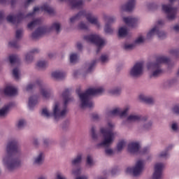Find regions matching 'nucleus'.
I'll return each mask as SVG.
<instances>
[{
    "label": "nucleus",
    "mask_w": 179,
    "mask_h": 179,
    "mask_svg": "<svg viewBox=\"0 0 179 179\" xmlns=\"http://www.w3.org/2000/svg\"><path fill=\"white\" fill-rule=\"evenodd\" d=\"M158 31H159V25H155L147 33V38L148 40H150V38H153L154 36H157Z\"/></svg>",
    "instance_id": "obj_27"
},
{
    "label": "nucleus",
    "mask_w": 179,
    "mask_h": 179,
    "mask_svg": "<svg viewBox=\"0 0 179 179\" xmlns=\"http://www.w3.org/2000/svg\"><path fill=\"white\" fill-rule=\"evenodd\" d=\"M136 5V0H128L127 3L122 6V10H126L127 12H129L132 10V9L135 8Z\"/></svg>",
    "instance_id": "obj_21"
},
{
    "label": "nucleus",
    "mask_w": 179,
    "mask_h": 179,
    "mask_svg": "<svg viewBox=\"0 0 179 179\" xmlns=\"http://www.w3.org/2000/svg\"><path fill=\"white\" fill-rule=\"evenodd\" d=\"M148 117H143L139 114L136 113H131L127 115L126 117V120H124L122 124L124 125V127H129L134 122H141V121H146Z\"/></svg>",
    "instance_id": "obj_11"
},
{
    "label": "nucleus",
    "mask_w": 179,
    "mask_h": 179,
    "mask_svg": "<svg viewBox=\"0 0 179 179\" xmlns=\"http://www.w3.org/2000/svg\"><path fill=\"white\" fill-rule=\"evenodd\" d=\"M94 164H96V162L93 159V155H87L86 162H85L86 167L87 169H92V167H94Z\"/></svg>",
    "instance_id": "obj_31"
},
{
    "label": "nucleus",
    "mask_w": 179,
    "mask_h": 179,
    "mask_svg": "<svg viewBox=\"0 0 179 179\" xmlns=\"http://www.w3.org/2000/svg\"><path fill=\"white\" fill-rule=\"evenodd\" d=\"M13 76L16 80H19V79H20V69H19V68H15L13 70Z\"/></svg>",
    "instance_id": "obj_42"
},
{
    "label": "nucleus",
    "mask_w": 179,
    "mask_h": 179,
    "mask_svg": "<svg viewBox=\"0 0 179 179\" xmlns=\"http://www.w3.org/2000/svg\"><path fill=\"white\" fill-rule=\"evenodd\" d=\"M10 108V106L6 105L2 108L0 109V118H5L6 115H8V113H9V109Z\"/></svg>",
    "instance_id": "obj_33"
},
{
    "label": "nucleus",
    "mask_w": 179,
    "mask_h": 179,
    "mask_svg": "<svg viewBox=\"0 0 179 179\" xmlns=\"http://www.w3.org/2000/svg\"><path fill=\"white\" fill-rule=\"evenodd\" d=\"M169 156V151L167 150H165L164 151H162L159 154H158L157 157L158 159H167Z\"/></svg>",
    "instance_id": "obj_48"
},
{
    "label": "nucleus",
    "mask_w": 179,
    "mask_h": 179,
    "mask_svg": "<svg viewBox=\"0 0 179 179\" xmlns=\"http://www.w3.org/2000/svg\"><path fill=\"white\" fill-rule=\"evenodd\" d=\"M104 31L106 33V34H113V33H114V29L111 27L110 24L106 23L104 27Z\"/></svg>",
    "instance_id": "obj_41"
},
{
    "label": "nucleus",
    "mask_w": 179,
    "mask_h": 179,
    "mask_svg": "<svg viewBox=\"0 0 179 179\" xmlns=\"http://www.w3.org/2000/svg\"><path fill=\"white\" fill-rule=\"evenodd\" d=\"M141 122H142V126H141V129H143V131H150V129H152V127L153 125V123L152 122V121H148L146 122V120L144 121H141Z\"/></svg>",
    "instance_id": "obj_32"
},
{
    "label": "nucleus",
    "mask_w": 179,
    "mask_h": 179,
    "mask_svg": "<svg viewBox=\"0 0 179 179\" xmlns=\"http://www.w3.org/2000/svg\"><path fill=\"white\" fill-rule=\"evenodd\" d=\"M4 93L6 96H16L17 94V88L12 85H8L4 89Z\"/></svg>",
    "instance_id": "obj_25"
},
{
    "label": "nucleus",
    "mask_w": 179,
    "mask_h": 179,
    "mask_svg": "<svg viewBox=\"0 0 179 179\" xmlns=\"http://www.w3.org/2000/svg\"><path fill=\"white\" fill-rule=\"evenodd\" d=\"M100 61L101 64H106V62H108V56L107 55H102L101 56Z\"/></svg>",
    "instance_id": "obj_58"
},
{
    "label": "nucleus",
    "mask_w": 179,
    "mask_h": 179,
    "mask_svg": "<svg viewBox=\"0 0 179 179\" xmlns=\"http://www.w3.org/2000/svg\"><path fill=\"white\" fill-rule=\"evenodd\" d=\"M83 160V154L78 153L76 156V157H74L71 160V166H79V164H82Z\"/></svg>",
    "instance_id": "obj_29"
},
{
    "label": "nucleus",
    "mask_w": 179,
    "mask_h": 179,
    "mask_svg": "<svg viewBox=\"0 0 179 179\" xmlns=\"http://www.w3.org/2000/svg\"><path fill=\"white\" fill-rule=\"evenodd\" d=\"M34 87H36V84L35 83H30V84H28L24 87V90H25V92H30V90H32V89H34Z\"/></svg>",
    "instance_id": "obj_56"
},
{
    "label": "nucleus",
    "mask_w": 179,
    "mask_h": 179,
    "mask_svg": "<svg viewBox=\"0 0 179 179\" xmlns=\"http://www.w3.org/2000/svg\"><path fill=\"white\" fill-rule=\"evenodd\" d=\"M171 128L173 132H178L179 127H178V123L177 122H173L171 125Z\"/></svg>",
    "instance_id": "obj_55"
},
{
    "label": "nucleus",
    "mask_w": 179,
    "mask_h": 179,
    "mask_svg": "<svg viewBox=\"0 0 179 179\" xmlns=\"http://www.w3.org/2000/svg\"><path fill=\"white\" fill-rule=\"evenodd\" d=\"M145 160L138 159L136 162L134 166L128 167L126 169L127 174H133L134 176H139L142 174L145 170Z\"/></svg>",
    "instance_id": "obj_9"
},
{
    "label": "nucleus",
    "mask_w": 179,
    "mask_h": 179,
    "mask_svg": "<svg viewBox=\"0 0 179 179\" xmlns=\"http://www.w3.org/2000/svg\"><path fill=\"white\" fill-rule=\"evenodd\" d=\"M80 30H88L89 29V23L85 22H80L78 25Z\"/></svg>",
    "instance_id": "obj_44"
},
{
    "label": "nucleus",
    "mask_w": 179,
    "mask_h": 179,
    "mask_svg": "<svg viewBox=\"0 0 179 179\" xmlns=\"http://www.w3.org/2000/svg\"><path fill=\"white\" fill-rule=\"evenodd\" d=\"M123 20L130 27H135L138 24V18L134 17H123Z\"/></svg>",
    "instance_id": "obj_22"
},
{
    "label": "nucleus",
    "mask_w": 179,
    "mask_h": 179,
    "mask_svg": "<svg viewBox=\"0 0 179 179\" xmlns=\"http://www.w3.org/2000/svg\"><path fill=\"white\" fill-rule=\"evenodd\" d=\"M118 36L120 37H127V36H128V29H127L126 27L119 28Z\"/></svg>",
    "instance_id": "obj_37"
},
{
    "label": "nucleus",
    "mask_w": 179,
    "mask_h": 179,
    "mask_svg": "<svg viewBox=\"0 0 179 179\" xmlns=\"http://www.w3.org/2000/svg\"><path fill=\"white\" fill-rule=\"evenodd\" d=\"M135 47H136V45L134 44V43H125L124 45V50H127V51L134 50V48H135Z\"/></svg>",
    "instance_id": "obj_50"
},
{
    "label": "nucleus",
    "mask_w": 179,
    "mask_h": 179,
    "mask_svg": "<svg viewBox=\"0 0 179 179\" xmlns=\"http://www.w3.org/2000/svg\"><path fill=\"white\" fill-rule=\"evenodd\" d=\"M105 20L106 22H107L106 23L110 24V23H114L116 19H115V17L114 16H105Z\"/></svg>",
    "instance_id": "obj_52"
},
{
    "label": "nucleus",
    "mask_w": 179,
    "mask_h": 179,
    "mask_svg": "<svg viewBox=\"0 0 179 179\" xmlns=\"http://www.w3.org/2000/svg\"><path fill=\"white\" fill-rule=\"evenodd\" d=\"M130 78H141L143 75V63L137 62L130 69L129 71Z\"/></svg>",
    "instance_id": "obj_12"
},
{
    "label": "nucleus",
    "mask_w": 179,
    "mask_h": 179,
    "mask_svg": "<svg viewBox=\"0 0 179 179\" xmlns=\"http://www.w3.org/2000/svg\"><path fill=\"white\" fill-rule=\"evenodd\" d=\"M84 38L88 43L96 44L98 47L97 52H99V50H100V48H103V47L106 45V41L99 34H90L85 36Z\"/></svg>",
    "instance_id": "obj_10"
},
{
    "label": "nucleus",
    "mask_w": 179,
    "mask_h": 179,
    "mask_svg": "<svg viewBox=\"0 0 179 179\" xmlns=\"http://www.w3.org/2000/svg\"><path fill=\"white\" fill-rule=\"evenodd\" d=\"M61 2L66 1L69 6L73 9L82 8L85 2L83 0H59Z\"/></svg>",
    "instance_id": "obj_20"
},
{
    "label": "nucleus",
    "mask_w": 179,
    "mask_h": 179,
    "mask_svg": "<svg viewBox=\"0 0 179 179\" xmlns=\"http://www.w3.org/2000/svg\"><path fill=\"white\" fill-rule=\"evenodd\" d=\"M171 111L173 114H176V115H179V105H175L172 107Z\"/></svg>",
    "instance_id": "obj_53"
},
{
    "label": "nucleus",
    "mask_w": 179,
    "mask_h": 179,
    "mask_svg": "<svg viewBox=\"0 0 179 179\" xmlns=\"http://www.w3.org/2000/svg\"><path fill=\"white\" fill-rule=\"evenodd\" d=\"M45 159V154L44 152L39 151L32 159V164L34 166H43Z\"/></svg>",
    "instance_id": "obj_16"
},
{
    "label": "nucleus",
    "mask_w": 179,
    "mask_h": 179,
    "mask_svg": "<svg viewBox=\"0 0 179 179\" xmlns=\"http://www.w3.org/2000/svg\"><path fill=\"white\" fill-rule=\"evenodd\" d=\"M98 60H93L90 64L87 66V72H92L93 71V69L94 68V66L96 64H97Z\"/></svg>",
    "instance_id": "obj_49"
},
{
    "label": "nucleus",
    "mask_w": 179,
    "mask_h": 179,
    "mask_svg": "<svg viewBox=\"0 0 179 179\" xmlns=\"http://www.w3.org/2000/svg\"><path fill=\"white\" fill-rule=\"evenodd\" d=\"M22 155V149L17 140H10L6 146V154L2 158L3 166L8 171H15L16 169L22 167V160L17 157Z\"/></svg>",
    "instance_id": "obj_1"
},
{
    "label": "nucleus",
    "mask_w": 179,
    "mask_h": 179,
    "mask_svg": "<svg viewBox=\"0 0 179 179\" xmlns=\"http://www.w3.org/2000/svg\"><path fill=\"white\" fill-rule=\"evenodd\" d=\"M163 170H164V164L163 163H155L154 165V171L151 179H163Z\"/></svg>",
    "instance_id": "obj_14"
},
{
    "label": "nucleus",
    "mask_w": 179,
    "mask_h": 179,
    "mask_svg": "<svg viewBox=\"0 0 179 179\" xmlns=\"http://www.w3.org/2000/svg\"><path fill=\"white\" fill-rule=\"evenodd\" d=\"M102 93H104V88H103V87L90 88L85 92L78 93L80 108H93V107H94V103H93V101L90 99L91 96H96V94H101Z\"/></svg>",
    "instance_id": "obj_5"
},
{
    "label": "nucleus",
    "mask_w": 179,
    "mask_h": 179,
    "mask_svg": "<svg viewBox=\"0 0 179 179\" xmlns=\"http://www.w3.org/2000/svg\"><path fill=\"white\" fill-rule=\"evenodd\" d=\"M79 58V55L76 53L70 54L69 59L71 64H76L78 62V59Z\"/></svg>",
    "instance_id": "obj_40"
},
{
    "label": "nucleus",
    "mask_w": 179,
    "mask_h": 179,
    "mask_svg": "<svg viewBox=\"0 0 179 179\" xmlns=\"http://www.w3.org/2000/svg\"><path fill=\"white\" fill-rule=\"evenodd\" d=\"M115 128V123L113 122H108L107 127H101L99 128V132L102 135V141L95 145L96 149L100 148L111 146L115 141V135L117 132L113 131Z\"/></svg>",
    "instance_id": "obj_4"
},
{
    "label": "nucleus",
    "mask_w": 179,
    "mask_h": 179,
    "mask_svg": "<svg viewBox=\"0 0 179 179\" xmlns=\"http://www.w3.org/2000/svg\"><path fill=\"white\" fill-rule=\"evenodd\" d=\"M101 148H105V155L106 156H114L115 152H114V150L113 148H110V146L101 147L100 149H101Z\"/></svg>",
    "instance_id": "obj_38"
},
{
    "label": "nucleus",
    "mask_w": 179,
    "mask_h": 179,
    "mask_svg": "<svg viewBox=\"0 0 179 179\" xmlns=\"http://www.w3.org/2000/svg\"><path fill=\"white\" fill-rule=\"evenodd\" d=\"M148 9H150L151 10H155L159 8V6L156 3H150L148 4Z\"/></svg>",
    "instance_id": "obj_54"
},
{
    "label": "nucleus",
    "mask_w": 179,
    "mask_h": 179,
    "mask_svg": "<svg viewBox=\"0 0 179 179\" xmlns=\"http://www.w3.org/2000/svg\"><path fill=\"white\" fill-rule=\"evenodd\" d=\"M141 150V144L138 141H132L128 145L127 150L131 155H135L139 152Z\"/></svg>",
    "instance_id": "obj_18"
},
{
    "label": "nucleus",
    "mask_w": 179,
    "mask_h": 179,
    "mask_svg": "<svg viewBox=\"0 0 179 179\" xmlns=\"http://www.w3.org/2000/svg\"><path fill=\"white\" fill-rule=\"evenodd\" d=\"M92 117L94 121H100V120H101V116L97 113H93Z\"/></svg>",
    "instance_id": "obj_59"
},
{
    "label": "nucleus",
    "mask_w": 179,
    "mask_h": 179,
    "mask_svg": "<svg viewBox=\"0 0 179 179\" xmlns=\"http://www.w3.org/2000/svg\"><path fill=\"white\" fill-rule=\"evenodd\" d=\"M85 14H84V16H85L87 22L90 23L91 24H93V26H95L97 29H100L101 27V25L100 24V22H99V20L97 17H96L92 13L87 12L85 10Z\"/></svg>",
    "instance_id": "obj_17"
},
{
    "label": "nucleus",
    "mask_w": 179,
    "mask_h": 179,
    "mask_svg": "<svg viewBox=\"0 0 179 179\" xmlns=\"http://www.w3.org/2000/svg\"><path fill=\"white\" fill-rule=\"evenodd\" d=\"M157 36H158L159 38L161 40H163L164 38H166L167 37V33L164 31H162L159 29V27H158V31L157 33Z\"/></svg>",
    "instance_id": "obj_46"
},
{
    "label": "nucleus",
    "mask_w": 179,
    "mask_h": 179,
    "mask_svg": "<svg viewBox=\"0 0 179 179\" xmlns=\"http://www.w3.org/2000/svg\"><path fill=\"white\" fill-rule=\"evenodd\" d=\"M172 31L176 34H179V24H176L172 27Z\"/></svg>",
    "instance_id": "obj_61"
},
{
    "label": "nucleus",
    "mask_w": 179,
    "mask_h": 179,
    "mask_svg": "<svg viewBox=\"0 0 179 179\" xmlns=\"http://www.w3.org/2000/svg\"><path fill=\"white\" fill-rule=\"evenodd\" d=\"M129 110H131V106L126 105L123 108H114L109 112V114L110 115H118L120 118H127L129 114Z\"/></svg>",
    "instance_id": "obj_13"
},
{
    "label": "nucleus",
    "mask_w": 179,
    "mask_h": 179,
    "mask_svg": "<svg viewBox=\"0 0 179 179\" xmlns=\"http://www.w3.org/2000/svg\"><path fill=\"white\" fill-rule=\"evenodd\" d=\"M138 100L142 103H145L146 104H153V103H155V99L153 97L145 95L143 94L138 96Z\"/></svg>",
    "instance_id": "obj_24"
},
{
    "label": "nucleus",
    "mask_w": 179,
    "mask_h": 179,
    "mask_svg": "<svg viewBox=\"0 0 179 179\" xmlns=\"http://www.w3.org/2000/svg\"><path fill=\"white\" fill-rule=\"evenodd\" d=\"M40 52V49L38 48H34L29 51V53L34 55V54H38Z\"/></svg>",
    "instance_id": "obj_64"
},
{
    "label": "nucleus",
    "mask_w": 179,
    "mask_h": 179,
    "mask_svg": "<svg viewBox=\"0 0 179 179\" xmlns=\"http://www.w3.org/2000/svg\"><path fill=\"white\" fill-rule=\"evenodd\" d=\"M10 64H15V62H17L19 61V57L16 55H12L9 57Z\"/></svg>",
    "instance_id": "obj_57"
},
{
    "label": "nucleus",
    "mask_w": 179,
    "mask_h": 179,
    "mask_svg": "<svg viewBox=\"0 0 179 179\" xmlns=\"http://www.w3.org/2000/svg\"><path fill=\"white\" fill-rule=\"evenodd\" d=\"M27 124V122H26V120L20 119L17 120L15 127L17 129L20 130V129H23V128L26 127Z\"/></svg>",
    "instance_id": "obj_36"
},
{
    "label": "nucleus",
    "mask_w": 179,
    "mask_h": 179,
    "mask_svg": "<svg viewBox=\"0 0 179 179\" xmlns=\"http://www.w3.org/2000/svg\"><path fill=\"white\" fill-rule=\"evenodd\" d=\"M170 55H174L175 58H179V48H172L169 50Z\"/></svg>",
    "instance_id": "obj_43"
},
{
    "label": "nucleus",
    "mask_w": 179,
    "mask_h": 179,
    "mask_svg": "<svg viewBox=\"0 0 179 179\" xmlns=\"http://www.w3.org/2000/svg\"><path fill=\"white\" fill-rule=\"evenodd\" d=\"M170 62V58L166 56H160L156 58L153 62L147 64V69L150 75V78H159L163 73V64Z\"/></svg>",
    "instance_id": "obj_6"
},
{
    "label": "nucleus",
    "mask_w": 179,
    "mask_h": 179,
    "mask_svg": "<svg viewBox=\"0 0 179 179\" xmlns=\"http://www.w3.org/2000/svg\"><path fill=\"white\" fill-rule=\"evenodd\" d=\"M9 45L10 47H13L14 48H17L19 47V45L17 44V41H11L9 42Z\"/></svg>",
    "instance_id": "obj_60"
},
{
    "label": "nucleus",
    "mask_w": 179,
    "mask_h": 179,
    "mask_svg": "<svg viewBox=\"0 0 179 179\" xmlns=\"http://www.w3.org/2000/svg\"><path fill=\"white\" fill-rule=\"evenodd\" d=\"M22 37H23V29H17L15 32L16 39L20 40V38H22Z\"/></svg>",
    "instance_id": "obj_51"
},
{
    "label": "nucleus",
    "mask_w": 179,
    "mask_h": 179,
    "mask_svg": "<svg viewBox=\"0 0 179 179\" xmlns=\"http://www.w3.org/2000/svg\"><path fill=\"white\" fill-rule=\"evenodd\" d=\"M62 25L59 22H55L52 23L51 26L43 25L38 27L34 32L32 33L31 38L33 40H38V38L51 33V31H55L57 34L61 33Z\"/></svg>",
    "instance_id": "obj_7"
},
{
    "label": "nucleus",
    "mask_w": 179,
    "mask_h": 179,
    "mask_svg": "<svg viewBox=\"0 0 179 179\" xmlns=\"http://www.w3.org/2000/svg\"><path fill=\"white\" fill-rule=\"evenodd\" d=\"M41 23V19H40V18L36 19V20L30 22L29 23H28L27 27L30 30H33V29H34V27H36V26H38V24H40Z\"/></svg>",
    "instance_id": "obj_34"
},
{
    "label": "nucleus",
    "mask_w": 179,
    "mask_h": 179,
    "mask_svg": "<svg viewBox=\"0 0 179 179\" xmlns=\"http://www.w3.org/2000/svg\"><path fill=\"white\" fill-rule=\"evenodd\" d=\"M134 44L136 47V45H139L141 44H143L145 43V36L140 35L138 36L134 41Z\"/></svg>",
    "instance_id": "obj_39"
},
{
    "label": "nucleus",
    "mask_w": 179,
    "mask_h": 179,
    "mask_svg": "<svg viewBox=\"0 0 179 179\" xmlns=\"http://www.w3.org/2000/svg\"><path fill=\"white\" fill-rule=\"evenodd\" d=\"M162 10L166 15V19L169 22H173L177 19V13H178V8L173 7L171 4H162Z\"/></svg>",
    "instance_id": "obj_8"
},
{
    "label": "nucleus",
    "mask_w": 179,
    "mask_h": 179,
    "mask_svg": "<svg viewBox=\"0 0 179 179\" xmlns=\"http://www.w3.org/2000/svg\"><path fill=\"white\" fill-rule=\"evenodd\" d=\"M39 94L44 100H49L54 97V91L52 89L41 86L39 87Z\"/></svg>",
    "instance_id": "obj_15"
},
{
    "label": "nucleus",
    "mask_w": 179,
    "mask_h": 179,
    "mask_svg": "<svg viewBox=\"0 0 179 179\" xmlns=\"http://www.w3.org/2000/svg\"><path fill=\"white\" fill-rule=\"evenodd\" d=\"M121 92L122 90L120 87H116L108 90V93L110 96H120V94H121Z\"/></svg>",
    "instance_id": "obj_35"
},
{
    "label": "nucleus",
    "mask_w": 179,
    "mask_h": 179,
    "mask_svg": "<svg viewBox=\"0 0 179 179\" xmlns=\"http://www.w3.org/2000/svg\"><path fill=\"white\" fill-rule=\"evenodd\" d=\"M33 145H34L36 148L40 145V141L37 138H33Z\"/></svg>",
    "instance_id": "obj_63"
},
{
    "label": "nucleus",
    "mask_w": 179,
    "mask_h": 179,
    "mask_svg": "<svg viewBox=\"0 0 179 179\" xmlns=\"http://www.w3.org/2000/svg\"><path fill=\"white\" fill-rule=\"evenodd\" d=\"M37 104H38V101L37 100V97H36V96H32L29 98L28 107L30 110L34 108Z\"/></svg>",
    "instance_id": "obj_30"
},
{
    "label": "nucleus",
    "mask_w": 179,
    "mask_h": 179,
    "mask_svg": "<svg viewBox=\"0 0 179 179\" xmlns=\"http://www.w3.org/2000/svg\"><path fill=\"white\" fill-rule=\"evenodd\" d=\"M127 146V141L122 140L117 143V149L118 152H121Z\"/></svg>",
    "instance_id": "obj_45"
},
{
    "label": "nucleus",
    "mask_w": 179,
    "mask_h": 179,
    "mask_svg": "<svg viewBox=\"0 0 179 179\" xmlns=\"http://www.w3.org/2000/svg\"><path fill=\"white\" fill-rule=\"evenodd\" d=\"M85 10L80 11L78 14H76L74 16H72L69 18V24L70 26H73V24L76 22L77 20H79L80 17H83V16H85Z\"/></svg>",
    "instance_id": "obj_23"
},
{
    "label": "nucleus",
    "mask_w": 179,
    "mask_h": 179,
    "mask_svg": "<svg viewBox=\"0 0 179 179\" xmlns=\"http://www.w3.org/2000/svg\"><path fill=\"white\" fill-rule=\"evenodd\" d=\"M62 97L64 100V106H61L60 103L55 102L52 106V113L47 108L42 109V117L45 118H51V117H53L55 121H59L62 118H65L66 114L69 113L68 108L65 106L70 103V101H73V97L69 96V90H65L62 93Z\"/></svg>",
    "instance_id": "obj_2"
},
{
    "label": "nucleus",
    "mask_w": 179,
    "mask_h": 179,
    "mask_svg": "<svg viewBox=\"0 0 179 179\" xmlns=\"http://www.w3.org/2000/svg\"><path fill=\"white\" fill-rule=\"evenodd\" d=\"M33 59H34V56H33L29 52L25 55V61L27 64H31V62H33Z\"/></svg>",
    "instance_id": "obj_47"
},
{
    "label": "nucleus",
    "mask_w": 179,
    "mask_h": 179,
    "mask_svg": "<svg viewBox=\"0 0 179 179\" xmlns=\"http://www.w3.org/2000/svg\"><path fill=\"white\" fill-rule=\"evenodd\" d=\"M50 76L55 80H62V79H65L66 73L61 70H56L52 71Z\"/></svg>",
    "instance_id": "obj_19"
},
{
    "label": "nucleus",
    "mask_w": 179,
    "mask_h": 179,
    "mask_svg": "<svg viewBox=\"0 0 179 179\" xmlns=\"http://www.w3.org/2000/svg\"><path fill=\"white\" fill-rule=\"evenodd\" d=\"M48 68V62L45 60H39L36 62V69L38 71H45Z\"/></svg>",
    "instance_id": "obj_28"
},
{
    "label": "nucleus",
    "mask_w": 179,
    "mask_h": 179,
    "mask_svg": "<svg viewBox=\"0 0 179 179\" xmlns=\"http://www.w3.org/2000/svg\"><path fill=\"white\" fill-rule=\"evenodd\" d=\"M90 132L92 139L97 142V141L100 139V136H101L100 134L97 133V127L92 125L90 129Z\"/></svg>",
    "instance_id": "obj_26"
},
{
    "label": "nucleus",
    "mask_w": 179,
    "mask_h": 179,
    "mask_svg": "<svg viewBox=\"0 0 179 179\" xmlns=\"http://www.w3.org/2000/svg\"><path fill=\"white\" fill-rule=\"evenodd\" d=\"M42 10L43 12H47L49 15H54L55 11L50 5L45 3L43 4L41 7H35L34 8L33 12L29 13L27 14H24L23 13H19L17 15V17L13 14H10L6 17V20L8 23H12V24H19L27 19V17H33L36 13H40V11Z\"/></svg>",
    "instance_id": "obj_3"
},
{
    "label": "nucleus",
    "mask_w": 179,
    "mask_h": 179,
    "mask_svg": "<svg viewBox=\"0 0 179 179\" xmlns=\"http://www.w3.org/2000/svg\"><path fill=\"white\" fill-rule=\"evenodd\" d=\"M3 20H5V13L3 11H0V24L3 23Z\"/></svg>",
    "instance_id": "obj_62"
}]
</instances>
